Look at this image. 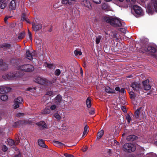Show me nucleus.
Listing matches in <instances>:
<instances>
[{
  "label": "nucleus",
  "instance_id": "nucleus-30",
  "mask_svg": "<svg viewBox=\"0 0 157 157\" xmlns=\"http://www.w3.org/2000/svg\"><path fill=\"white\" fill-rule=\"evenodd\" d=\"M21 20L23 21H25L27 22H29L28 19L26 17L25 14H23L21 17Z\"/></svg>",
  "mask_w": 157,
  "mask_h": 157
},
{
  "label": "nucleus",
  "instance_id": "nucleus-61",
  "mask_svg": "<svg viewBox=\"0 0 157 157\" xmlns=\"http://www.w3.org/2000/svg\"><path fill=\"white\" fill-rule=\"evenodd\" d=\"M24 114L23 113H19L17 114V116L18 117H20Z\"/></svg>",
  "mask_w": 157,
  "mask_h": 157
},
{
  "label": "nucleus",
  "instance_id": "nucleus-43",
  "mask_svg": "<svg viewBox=\"0 0 157 157\" xmlns=\"http://www.w3.org/2000/svg\"><path fill=\"white\" fill-rule=\"evenodd\" d=\"M59 105H56L54 104L51 105L50 106V108L51 110H54L56 109V108L58 107Z\"/></svg>",
  "mask_w": 157,
  "mask_h": 157
},
{
  "label": "nucleus",
  "instance_id": "nucleus-23",
  "mask_svg": "<svg viewBox=\"0 0 157 157\" xmlns=\"http://www.w3.org/2000/svg\"><path fill=\"white\" fill-rule=\"evenodd\" d=\"M105 91L109 94H113L115 93V90L112 89L109 87L107 86L105 88Z\"/></svg>",
  "mask_w": 157,
  "mask_h": 157
},
{
  "label": "nucleus",
  "instance_id": "nucleus-27",
  "mask_svg": "<svg viewBox=\"0 0 157 157\" xmlns=\"http://www.w3.org/2000/svg\"><path fill=\"white\" fill-rule=\"evenodd\" d=\"M104 133V131L103 130H101L98 133L97 138L100 139L101 138L103 135Z\"/></svg>",
  "mask_w": 157,
  "mask_h": 157
},
{
  "label": "nucleus",
  "instance_id": "nucleus-52",
  "mask_svg": "<svg viewBox=\"0 0 157 157\" xmlns=\"http://www.w3.org/2000/svg\"><path fill=\"white\" fill-rule=\"evenodd\" d=\"M120 31L123 33H126V30L125 29H119Z\"/></svg>",
  "mask_w": 157,
  "mask_h": 157
},
{
  "label": "nucleus",
  "instance_id": "nucleus-25",
  "mask_svg": "<svg viewBox=\"0 0 157 157\" xmlns=\"http://www.w3.org/2000/svg\"><path fill=\"white\" fill-rule=\"evenodd\" d=\"M53 143L54 145L58 147H60L63 145V143L56 141H54Z\"/></svg>",
  "mask_w": 157,
  "mask_h": 157
},
{
  "label": "nucleus",
  "instance_id": "nucleus-19",
  "mask_svg": "<svg viewBox=\"0 0 157 157\" xmlns=\"http://www.w3.org/2000/svg\"><path fill=\"white\" fill-rule=\"evenodd\" d=\"M113 17H111L105 16L103 17V20L107 23H110L111 25V23L112 21V19Z\"/></svg>",
  "mask_w": 157,
  "mask_h": 157
},
{
  "label": "nucleus",
  "instance_id": "nucleus-46",
  "mask_svg": "<svg viewBox=\"0 0 157 157\" xmlns=\"http://www.w3.org/2000/svg\"><path fill=\"white\" fill-rule=\"evenodd\" d=\"M4 86H0V94H2L4 93Z\"/></svg>",
  "mask_w": 157,
  "mask_h": 157
},
{
  "label": "nucleus",
  "instance_id": "nucleus-18",
  "mask_svg": "<svg viewBox=\"0 0 157 157\" xmlns=\"http://www.w3.org/2000/svg\"><path fill=\"white\" fill-rule=\"evenodd\" d=\"M35 81L37 83L40 84H43L45 83V80L44 79L40 77H38L35 79Z\"/></svg>",
  "mask_w": 157,
  "mask_h": 157
},
{
  "label": "nucleus",
  "instance_id": "nucleus-55",
  "mask_svg": "<svg viewBox=\"0 0 157 157\" xmlns=\"http://www.w3.org/2000/svg\"><path fill=\"white\" fill-rule=\"evenodd\" d=\"M47 67L49 68H52L53 67V65L52 64H49L47 65Z\"/></svg>",
  "mask_w": 157,
  "mask_h": 157
},
{
  "label": "nucleus",
  "instance_id": "nucleus-1",
  "mask_svg": "<svg viewBox=\"0 0 157 157\" xmlns=\"http://www.w3.org/2000/svg\"><path fill=\"white\" fill-rule=\"evenodd\" d=\"M24 72L18 71L15 74L13 73H10L8 74H5L2 76V77L5 80L11 79L14 77H19L22 76L24 75Z\"/></svg>",
  "mask_w": 157,
  "mask_h": 157
},
{
  "label": "nucleus",
  "instance_id": "nucleus-3",
  "mask_svg": "<svg viewBox=\"0 0 157 157\" xmlns=\"http://www.w3.org/2000/svg\"><path fill=\"white\" fill-rule=\"evenodd\" d=\"M17 68L18 70L27 72L33 71L34 69V66L29 64H24L18 67Z\"/></svg>",
  "mask_w": 157,
  "mask_h": 157
},
{
  "label": "nucleus",
  "instance_id": "nucleus-49",
  "mask_svg": "<svg viewBox=\"0 0 157 157\" xmlns=\"http://www.w3.org/2000/svg\"><path fill=\"white\" fill-rule=\"evenodd\" d=\"M64 155L65 157H74L73 155L67 153L64 154Z\"/></svg>",
  "mask_w": 157,
  "mask_h": 157
},
{
  "label": "nucleus",
  "instance_id": "nucleus-39",
  "mask_svg": "<svg viewBox=\"0 0 157 157\" xmlns=\"http://www.w3.org/2000/svg\"><path fill=\"white\" fill-rule=\"evenodd\" d=\"M50 112V110L48 108H45L43 112L44 114H49Z\"/></svg>",
  "mask_w": 157,
  "mask_h": 157
},
{
  "label": "nucleus",
  "instance_id": "nucleus-54",
  "mask_svg": "<svg viewBox=\"0 0 157 157\" xmlns=\"http://www.w3.org/2000/svg\"><path fill=\"white\" fill-rule=\"evenodd\" d=\"M127 2H129L131 3H134L136 2V0H126Z\"/></svg>",
  "mask_w": 157,
  "mask_h": 157
},
{
  "label": "nucleus",
  "instance_id": "nucleus-53",
  "mask_svg": "<svg viewBox=\"0 0 157 157\" xmlns=\"http://www.w3.org/2000/svg\"><path fill=\"white\" fill-rule=\"evenodd\" d=\"M94 113V109H92L91 110L89 111V113L91 115H93Z\"/></svg>",
  "mask_w": 157,
  "mask_h": 157
},
{
  "label": "nucleus",
  "instance_id": "nucleus-60",
  "mask_svg": "<svg viewBox=\"0 0 157 157\" xmlns=\"http://www.w3.org/2000/svg\"><path fill=\"white\" fill-rule=\"evenodd\" d=\"M87 148H88L87 147V146H86L84 147V148L83 149L82 151H86L87 150Z\"/></svg>",
  "mask_w": 157,
  "mask_h": 157
},
{
  "label": "nucleus",
  "instance_id": "nucleus-44",
  "mask_svg": "<svg viewBox=\"0 0 157 157\" xmlns=\"http://www.w3.org/2000/svg\"><path fill=\"white\" fill-rule=\"evenodd\" d=\"M46 94L50 96H53L55 95L54 93L51 91L47 92Z\"/></svg>",
  "mask_w": 157,
  "mask_h": 157
},
{
  "label": "nucleus",
  "instance_id": "nucleus-47",
  "mask_svg": "<svg viewBox=\"0 0 157 157\" xmlns=\"http://www.w3.org/2000/svg\"><path fill=\"white\" fill-rule=\"evenodd\" d=\"M7 147L5 145L2 146V149L4 151H6L7 150Z\"/></svg>",
  "mask_w": 157,
  "mask_h": 157
},
{
  "label": "nucleus",
  "instance_id": "nucleus-10",
  "mask_svg": "<svg viewBox=\"0 0 157 157\" xmlns=\"http://www.w3.org/2000/svg\"><path fill=\"white\" fill-rule=\"evenodd\" d=\"M62 99V98L60 95H57L54 99L53 101L54 103L57 105H59L60 103L61 102Z\"/></svg>",
  "mask_w": 157,
  "mask_h": 157
},
{
  "label": "nucleus",
  "instance_id": "nucleus-37",
  "mask_svg": "<svg viewBox=\"0 0 157 157\" xmlns=\"http://www.w3.org/2000/svg\"><path fill=\"white\" fill-rule=\"evenodd\" d=\"M8 98V96L6 95H3L1 97V99L3 101L6 100Z\"/></svg>",
  "mask_w": 157,
  "mask_h": 157
},
{
  "label": "nucleus",
  "instance_id": "nucleus-20",
  "mask_svg": "<svg viewBox=\"0 0 157 157\" xmlns=\"http://www.w3.org/2000/svg\"><path fill=\"white\" fill-rule=\"evenodd\" d=\"M9 8L11 10H14L16 8V2L14 0L10 1L9 4Z\"/></svg>",
  "mask_w": 157,
  "mask_h": 157
},
{
  "label": "nucleus",
  "instance_id": "nucleus-41",
  "mask_svg": "<svg viewBox=\"0 0 157 157\" xmlns=\"http://www.w3.org/2000/svg\"><path fill=\"white\" fill-rule=\"evenodd\" d=\"M140 109H137L136 110L135 112V117L137 118H138V116L139 114Z\"/></svg>",
  "mask_w": 157,
  "mask_h": 157
},
{
  "label": "nucleus",
  "instance_id": "nucleus-38",
  "mask_svg": "<svg viewBox=\"0 0 157 157\" xmlns=\"http://www.w3.org/2000/svg\"><path fill=\"white\" fill-rule=\"evenodd\" d=\"M147 157H157L156 155L154 153H151L147 154Z\"/></svg>",
  "mask_w": 157,
  "mask_h": 157
},
{
  "label": "nucleus",
  "instance_id": "nucleus-17",
  "mask_svg": "<svg viewBox=\"0 0 157 157\" xmlns=\"http://www.w3.org/2000/svg\"><path fill=\"white\" fill-rule=\"evenodd\" d=\"M7 142L10 145L12 146L14 144L17 145L19 142V139H18L14 142L13 140L11 139H9L7 140Z\"/></svg>",
  "mask_w": 157,
  "mask_h": 157
},
{
  "label": "nucleus",
  "instance_id": "nucleus-58",
  "mask_svg": "<svg viewBox=\"0 0 157 157\" xmlns=\"http://www.w3.org/2000/svg\"><path fill=\"white\" fill-rule=\"evenodd\" d=\"M28 34L29 39L31 40L32 39V34L31 33L29 32Z\"/></svg>",
  "mask_w": 157,
  "mask_h": 157
},
{
  "label": "nucleus",
  "instance_id": "nucleus-24",
  "mask_svg": "<svg viewBox=\"0 0 157 157\" xmlns=\"http://www.w3.org/2000/svg\"><path fill=\"white\" fill-rule=\"evenodd\" d=\"M38 145L40 147L44 148H46L47 146L45 144L43 141L41 139H39L38 141Z\"/></svg>",
  "mask_w": 157,
  "mask_h": 157
},
{
  "label": "nucleus",
  "instance_id": "nucleus-2",
  "mask_svg": "<svg viewBox=\"0 0 157 157\" xmlns=\"http://www.w3.org/2000/svg\"><path fill=\"white\" fill-rule=\"evenodd\" d=\"M154 10L157 12V0H151L147 6V11L149 14H152Z\"/></svg>",
  "mask_w": 157,
  "mask_h": 157
},
{
  "label": "nucleus",
  "instance_id": "nucleus-50",
  "mask_svg": "<svg viewBox=\"0 0 157 157\" xmlns=\"http://www.w3.org/2000/svg\"><path fill=\"white\" fill-rule=\"evenodd\" d=\"M36 88L35 87L32 88H28V90L31 92H34V91L36 90Z\"/></svg>",
  "mask_w": 157,
  "mask_h": 157
},
{
  "label": "nucleus",
  "instance_id": "nucleus-16",
  "mask_svg": "<svg viewBox=\"0 0 157 157\" xmlns=\"http://www.w3.org/2000/svg\"><path fill=\"white\" fill-rule=\"evenodd\" d=\"M76 1V0H63V4L72 5Z\"/></svg>",
  "mask_w": 157,
  "mask_h": 157
},
{
  "label": "nucleus",
  "instance_id": "nucleus-59",
  "mask_svg": "<svg viewBox=\"0 0 157 157\" xmlns=\"http://www.w3.org/2000/svg\"><path fill=\"white\" fill-rule=\"evenodd\" d=\"M4 46L6 48H9L10 47V45L8 44H5L4 45Z\"/></svg>",
  "mask_w": 157,
  "mask_h": 157
},
{
  "label": "nucleus",
  "instance_id": "nucleus-35",
  "mask_svg": "<svg viewBox=\"0 0 157 157\" xmlns=\"http://www.w3.org/2000/svg\"><path fill=\"white\" fill-rule=\"evenodd\" d=\"M4 93L8 92L11 90V88L9 87L4 86Z\"/></svg>",
  "mask_w": 157,
  "mask_h": 157
},
{
  "label": "nucleus",
  "instance_id": "nucleus-48",
  "mask_svg": "<svg viewBox=\"0 0 157 157\" xmlns=\"http://www.w3.org/2000/svg\"><path fill=\"white\" fill-rule=\"evenodd\" d=\"M94 2L97 4H99L101 3V0H92Z\"/></svg>",
  "mask_w": 157,
  "mask_h": 157
},
{
  "label": "nucleus",
  "instance_id": "nucleus-6",
  "mask_svg": "<svg viewBox=\"0 0 157 157\" xmlns=\"http://www.w3.org/2000/svg\"><path fill=\"white\" fill-rule=\"evenodd\" d=\"M36 54L35 52H30L29 50L26 51V56L27 58L29 60H32L34 57L36 56Z\"/></svg>",
  "mask_w": 157,
  "mask_h": 157
},
{
  "label": "nucleus",
  "instance_id": "nucleus-64",
  "mask_svg": "<svg viewBox=\"0 0 157 157\" xmlns=\"http://www.w3.org/2000/svg\"><path fill=\"white\" fill-rule=\"evenodd\" d=\"M14 157H21V155L20 154H19L17 155H16Z\"/></svg>",
  "mask_w": 157,
  "mask_h": 157
},
{
  "label": "nucleus",
  "instance_id": "nucleus-33",
  "mask_svg": "<svg viewBox=\"0 0 157 157\" xmlns=\"http://www.w3.org/2000/svg\"><path fill=\"white\" fill-rule=\"evenodd\" d=\"M74 53L76 56H81L82 53L80 50H76L74 52Z\"/></svg>",
  "mask_w": 157,
  "mask_h": 157
},
{
  "label": "nucleus",
  "instance_id": "nucleus-9",
  "mask_svg": "<svg viewBox=\"0 0 157 157\" xmlns=\"http://www.w3.org/2000/svg\"><path fill=\"white\" fill-rule=\"evenodd\" d=\"M81 4L89 10H91L92 9L91 4L88 0H83L82 1Z\"/></svg>",
  "mask_w": 157,
  "mask_h": 157
},
{
  "label": "nucleus",
  "instance_id": "nucleus-56",
  "mask_svg": "<svg viewBox=\"0 0 157 157\" xmlns=\"http://www.w3.org/2000/svg\"><path fill=\"white\" fill-rule=\"evenodd\" d=\"M4 114V113L0 111V121L2 120V116Z\"/></svg>",
  "mask_w": 157,
  "mask_h": 157
},
{
  "label": "nucleus",
  "instance_id": "nucleus-4",
  "mask_svg": "<svg viewBox=\"0 0 157 157\" xmlns=\"http://www.w3.org/2000/svg\"><path fill=\"white\" fill-rule=\"evenodd\" d=\"M136 146L131 143H126L123 146L122 149L126 152H130L136 150Z\"/></svg>",
  "mask_w": 157,
  "mask_h": 157
},
{
  "label": "nucleus",
  "instance_id": "nucleus-51",
  "mask_svg": "<svg viewBox=\"0 0 157 157\" xmlns=\"http://www.w3.org/2000/svg\"><path fill=\"white\" fill-rule=\"evenodd\" d=\"M130 94L131 95V98L134 99L135 98V96L134 95V93L132 92H130Z\"/></svg>",
  "mask_w": 157,
  "mask_h": 157
},
{
  "label": "nucleus",
  "instance_id": "nucleus-22",
  "mask_svg": "<svg viewBox=\"0 0 157 157\" xmlns=\"http://www.w3.org/2000/svg\"><path fill=\"white\" fill-rule=\"evenodd\" d=\"M36 124L40 127L47 128V126L45 122L43 121H41L37 123Z\"/></svg>",
  "mask_w": 157,
  "mask_h": 157
},
{
  "label": "nucleus",
  "instance_id": "nucleus-14",
  "mask_svg": "<svg viewBox=\"0 0 157 157\" xmlns=\"http://www.w3.org/2000/svg\"><path fill=\"white\" fill-rule=\"evenodd\" d=\"M145 51L146 52H149L150 53H155L156 52L157 50L154 47L149 46L147 48H146Z\"/></svg>",
  "mask_w": 157,
  "mask_h": 157
},
{
  "label": "nucleus",
  "instance_id": "nucleus-7",
  "mask_svg": "<svg viewBox=\"0 0 157 157\" xmlns=\"http://www.w3.org/2000/svg\"><path fill=\"white\" fill-rule=\"evenodd\" d=\"M41 24L38 23H33L32 24V28L33 30L36 32L38 31L42 28Z\"/></svg>",
  "mask_w": 157,
  "mask_h": 157
},
{
  "label": "nucleus",
  "instance_id": "nucleus-36",
  "mask_svg": "<svg viewBox=\"0 0 157 157\" xmlns=\"http://www.w3.org/2000/svg\"><path fill=\"white\" fill-rule=\"evenodd\" d=\"M101 39V36H98L96 37L95 39V42L96 44H98L100 41Z\"/></svg>",
  "mask_w": 157,
  "mask_h": 157
},
{
  "label": "nucleus",
  "instance_id": "nucleus-31",
  "mask_svg": "<svg viewBox=\"0 0 157 157\" xmlns=\"http://www.w3.org/2000/svg\"><path fill=\"white\" fill-rule=\"evenodd\" d=\"M22 123V121H18L15 123L13 125L14 127H17L20 126V124Z\"/></svg>",
  "mask_w": 157,
  "mask_h": 157
},
{
  "label": "nucleus",
  "instance_id": "nucleus-40",
  "mask_svg": "<svg viewBox=\"0 0 157 157\" xmlns=\"http://www.w3.org/2000/svg\"><path fill=\"white\" fill-rule=\"evenodd\" d=\"M53 116L57 120H60L61 119V117L58 113H56L54 114Z\"/></svg>",
  "mask_w": 157,
  "mask_h": 157
},
{
  "label": "nucleus",
  "instance_id": "nucleus-62",
  "mask_svg": "<svg viewBox=\"0 0 157 157\" xmlns=\"http://www.w3.org/2000/svg\"><path fill=\"white\" fill-rule=\"evenodd\" d=\"M115 90L117 91H120V88L119 87H117L115 88Z\"/></svg>",
  "mask_w": 157,
  "mask_h": 157
},
{
  "label": "nucleus",
  "instance_id": "nucleus-11",
  "mask_svg": "<svg viewBox=\"0 0 157 157\" xmlns=\"http://www.w3.org/2000/svg\"><path fill=\"white\" fill-rule=\"evenodd\" d=\"M144 89L145 90H148L151 88V86L149 84V81L146 80L143 82Z\"/></svg>",
  "mask_w": 157,
  "mask_h": 157
},
{
  "label": "nucleus",
  "instance_id": "nucleus-34",
  "mask_svg": "<svg viewBox=\"0 0 157 157\" xmlns=\"http://www.w3.org/2000/svg\"><path fill=\"white\" fill-rule=\"evenodd\" d=\"M126 119L128 121V124L130 123L132 120L131 117L128 114H127L126 115Z\"/></svg>",
  "mask_w": 157,
  "mask_h": 157
},
{
  "label": "nucleus",
  "instance_id": "nucleus-26",
  "mask_svg": "<svg viewBox=\"0 0 157 157\" xmlns=\"http://www.w3.org/2000/svg\"><path fill=\"white\" fill-rule=\"evenodd\" d=\"M86 104L88 108H90L91 107V99L89 98H88L86 99Z\"/></svg>",
  "mask_w": 157,
  "mask_h": 157
},
{
  "label": "nucleus",
  "instance_id": "nucleus-21",
  "mask_svg": "<svg viewBox=\"0 0 157 157\" xmlns=\"http://www.w3.org/2000/svg\"><path fill=\"white\" fill-rule=\"evenodd\" d=\"M137 137L135 135H131L128 136L127 140L128 141H132L137 139Z\"/></svg>",
  "mask_w": 157,
  "mask_h": 157
},
{
  "label": "nucleus",
  "instance_id": "nucleus-8",
  "mask_svg": "<svg viewBox=\"0 0 157 157\" xmlns=\"http://www.w3.org/2000/svg\"><path fill=\"white\" fill-rule=\"evenodd\" d=\"M133 9L136 14L140 15L142 13V10L140 7L137 5H134L133 6Z\"/></svg>",
  "mask_w": 157,
  "mask_h": 157
},
{
  "label": "nucleus",
  "instance_id": "nucleus-63",
  "mask_svg": "<svg viewBox=\"0 0 157 157\" xmlns=\"http://www.w3.org/2000/svg\"><path fill=\"white\" fill-rule=\"evenodd\" d=\"M10 17H5L4 18V21H5V22H6V21H7V19L8 18H9Z\"/></svg>",
  "mask_w": 157,
  "mask_h": 157
},
{
  "label": "nucleus",
  "instance_id": "nucleus-12",
  "mask_svg": "<svg viewBox=\"0 0 157 157\" xmlns=\"http://www.w3.org/2000/svg\"><path fill=\"white\" fill-rule=\"evenodd\" d=\"M8 2V0H0V8L4 9L7 6Z\"/></svg>",
  "mask_w": 157,
  "mask_h": 157
},
{
  "label": "nucleus",
  "instance_id": "nucleus-57",
  "mask_svg": "<svg viewBox=\"0 0 157 157\" xmlns=\"http://www.w3.org/2000/svg\"><path fill=\"white\" fill-rule=\"evenodd\" d=\"M125 92V90L124 88H122L120 90L119 92H121L122 93H124Z\"/></svg>",
  "mask_w": 157,
  "mask_h": 157
},
{
  "label": "nucleus",
  "instance_id": "nucleus-13",
  "mask_svg": "<svg viewBox=\"0 0 157 157\" xmlns=\"http://www.w3.org/2000/svg\"><path fill=\"white\" fill-rule=\"evenodd\" d=\"M131 87L134 90L137 91L140 89V85L137 82H134L131 84Z\"/></svg>",
  "mask_w": 157,
  "mask_h": 157
},
{
  "label": "nucleus",
  "instance_id": "nucleus-32",
  "mask_svg": "<svg viewBox=\"0 0 157 157\" xmlns=\"http://www.w3.org/2000/svg\"><path fill=\"white\" fill-rule=\"evenodd\" d=\"M24 36L25 32H22L19 34L18 37V39L19 40L22 39L24 37Z\"/></svg>",
  "mask_w": 157,
  "mask_h": 157
},
{
  "label": "nucleus",
  "instance_id": "nucleus-28",
  "mask_svg": "<svg viewBox=\"0 0 157 157\" xmlns=\"http://www.w3.org/2000/svg\"><path fill=\"white\" fill-rule=\"evenodd\" d=\"M88 127L87 125H86L84 127L83 133L82 136V137H83L86 135L88 133Z\"/></svg>",
  "mask_w": 157,
  "mask_h": 157
},
{
  "label": "nucleus",
  "instance_id": "nucleus-42",
  "mask_svg": "<svg viewBox=\"0 0 157 157\" xmlns=\"http://www.w3.org/2000/svg\"><path fill=\"white\" fill-rule=\"evenodd\" d=\"M17 101H14V104L13 105V107L14 109H16L19 107V105L20 104L16 102Z\"/></svg>",
  "mask_w": 157,
  "mask_h": 157
},
{
  "label": "nucleus",
  "instance_id": "nucleus-5",
  "mask_svg": "<svg viewBox=\"0 0 157 157\" xmlns=\"http://www.w3.org/2000/svg\"><path fill=\"white\" fill-rule=\"evenodd\" d=\"M111 25L113 26H121V21L117 17H113Z\"/></svg>",
  "mask_w": 157,
  "mask_h": 157
},
{
  "label": "nucleus",
  "instance_id": "nucleus-29",
  "mask_svg": "<svg viewBox=\"0 0 157 157\" xmlns=\"http://www.w3.org/2000/svg\"><path fill=\"white\" fill-rule=\"evenodd\" d=\"M17 101L16 102L20 104L22 103L23 101V99L21 97H18L17 98L15 99L14 101Z\"/></svg>",
  "mask_w": 157,
  "mask_h": 157
},
{
  "label": "nucleus",
  "instance_id": "nucleus-45",
  "mask_svg": "<svg viewBox=\"0 0 157 157\" xmlns=\"http://www.w3.org/2000/svg\"><path fill=\"white\" fill-rule=\"evenodd\" d=\"M61 73L60 70L59 69H57L55 72V74L56 75H59Z\"/></svg>",
  "mask_w": 157,
  "mask_h": 157
},
{
  "label": "nucleus",
  "instance_id": "nucleus-15",
  "mask_svg": "<svg viewBox=\"0 0 157 157\" xmlns=\"http://www.w3.org/2000/svg\"><path fill=\"white\" fill-rule=\"evenodd\" d=\"M7 68V65L5 63H3L2 60H0V69L2 70H5Z\"/></svg>",
  "mask_w": 157,
  "mask_h": 157
}]
</instances>
